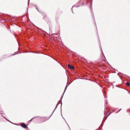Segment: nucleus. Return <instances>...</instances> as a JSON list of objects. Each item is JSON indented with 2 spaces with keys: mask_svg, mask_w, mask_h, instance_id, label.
I'll return each instance as SVG.
<instances>
[{
  "mask_svg": "<svg viewBox=\"0 0 130 130\" xmlns=\"http://www.w3.org/2000/svg\"><path fill=\"white\" fill-rule=\"evenodd\" d=\"M108 112H107L106 111H105V112L104 113V115H105V117H104L103 120L102 121V122L103 123L106 120V119L109 116L110 114L111 113V112H110L109 113V114L108 115Z\"/></svg>",
  "mask_w": 130,
  "mask_h": 130,
  "instance_id": "obj_1",
  "label": "nucleus"
},
{
  "mask_svg": "<svg viewBox=\"0 0 130 130\" xmlns=\"http://www.w3.org/2000/svg\"><path fill=\"white\" fill-rule=\"evenodd\" d=\"M68 67L70 69L72 70H73L75 69L74 67L71 65L70 64H68Z\"/></svg>",
  "mask_w": 130,
  "mask_h": 130,
  "instance_id": "obj_2",
  "label": "nucleus"
},
{
  "mask_svg": "<svg viewBox=\"0 0 130 130\" xmlns=\"http://www.w3.org/2000/svg\"><path fill=\"white\" fill-rule=\"evenodd\" d=\"M99 40L100 43V44H99V46H100V49L101 51V52H102V54L104 56V57L105 58V56H104V54L103 53V50H102V47H101V44H100V39H99Z\"/></svg>",
  "mask_w": 130,
  "mask_h": 130,
  "instance_id": "obj_3",
  "label": "nucleus"
},
{
  "mask_svg": "<svg viewBox=\"0 0 130 130\" xmlns=\"http://www.w3.org/2000/svg\"><path fill=\"white\" fill-rule=\"evenodd\" d=\"M21 125L22 127L25 128H26L27 127V126L26 125L23 123H21Z\"/></svg>",
  "mask_w": 130,
  "mask_h": 130,
  "instance_id": "obj_4",
  "label": "nucleus"
},
{
  "mask_svg": "<svg viewBox=\"0 0 130 130\" xmlns=\"http://www.w3.org/2000/svg\"><path fill=\"white\" fill-rule=\"evenodd\" d=\"M59 104V102H58V103H57V104L54 110L53 111V112H52V114H51V116H50V117H49V118H48V119H49L51 117V116H52V115L53 113L54 112V111L55 110L56 108H57V106H58V104Z\"/></svg>",
  "mask_w": 130,
  "mask_h": 130,
  "instance_id": "obj_5",
  "label": "nucleus"
},
{
  "mask_svg": "<svg viewBox=\"0 0 130 130\" xmlns=\"http://www.w3.org/2000/svg\"><path fill=\"white\" fill-rule=\"evenodd\" d=\"M62 98H63V97L62 96H61V98H60V102H61V103H61V107H62V104L61 100H62Z\"/></svg>",
  "mask_w": 130,
  "mask_h": 130,
  "instance_id": "obj_6",
  "label": "nucleus"
},
{
  "mask_svg": "<svg viewBox=\"0 0 130 130\" xmlns=\"http://www.w3.org/2000/svg\"><path fill=\"white\" fill-rule=\"evenodd\" d=\"M3 116V117H4V118H5L6 120L7 121H8L9 122H10V123H12V124H13V123H12L11 122H10V121L9 120H7V119H6V118L5 117H4V116ZM15 124V125H18V124Z\"/></svg>",
  "mask_w": 130,
  "mask_h": 130,
  "instance_id": "obj_7",
  "label": "nucleus"
},
{
  "mask_svg": "<svg viewBox=\"0 0 130 130\" xmlns=\"http://www.w3.org/2000/svg\"><path fill=\"white\" fill-rule=\"evenodd\" d=\"M35 7L36 8V9H37V11L40 13H41V12L38 10V8L37 7V6L36 5H35Z\"/></svg>",
  "mask_w": 130,
  "mask_h": 130,
  "instance_id": "obj_8",
  "label": "nucleus"
},
{
  "mask_svg": "<svg viewBox=\"0 0 130 130\" xmlns=\"http://www.w3.org/2000/svg\"><path fill=\"white\" fill-rule=\"evenodd\" d=\"M3 112V111L0 108V114H3L2 113Z\"/></svg>",
  "mask_w": 130,
  "mask_h": 130,
  "instance_id": "obj_9",
  "label": "nucleus"
},
{
  "mask_svg": "<svg viewBox=\"0 0 130 130\" xmlns=\"http://www.w3.org/2000/svg\"><path fill=\"white\" fill-rule=\"evenodd\" d=\"M126 85L127 86H129V85H130V84H129V82H127L126 84Z\"/></svg>",
  "mask_w": 130,
  "mask_h": 130,
  "instance_id": "obj_10",
  "label": "nucleus"
},
{
  "mask_svg": "<svg viewBox=\"0 0 130 130\" xmlns=\"http://www.w3.org/2000/svg\"><path fill=\"white\" fill-rule=\"evenodd\" d=\"M38 117H39V118H41V117H38V116H36V117H34L33 118H32V119H34L35 118H38Z\"/></svg>",
  "mask_w": 130,
  "mask_h": 130,
  "instance_id": "obj_11",
  "label": "nucleus"
},
{
  "mask_svg": "<svg viewBox=\"0 0 130 130\" xmlns=\"http://www.w3.org/2000/svg\"><path fill=\"white\" fill-rule=\"evenodd\" d=\"M19 53L18 52V53H15L14 54H12V56H13V55H14L16 54H18Z\"/></svg>",
  "mask_w": 130,
  "mask_h": 130,
  "instance_id": "obj_12",
  "label": "nucleus"
},
{
  "mask_svg": "<svg viewBox=\"0 0 130 130\" xmlns=\"http://www.w3.org/2000/svg\"><path fill=\"white\" fill-rule=\"evenodd\" d=\"M67 89V87H66L65 88L64 90V93H65L66 90Z\"/></svg>",
  "mask_w": 130,
  "mask_h": 130,
  "instance_id": "obj_13",
  "label": "nucleus"
},
{
  "mask_svg": "<svg viewBox=\"0 0 130 130\" xmlns=\"http://www.w3.org/2000/svg\"><path fill=\"white\" fill-rule=\"evenodd\" d=\"M33 119H32V118L31 119L30 121H29V123H30L31 122V121H32V120Z\"/></svg>",
  "mask_w": 130,
  "mask_h": 130,
  "instance_id": "obj_14",
  "label": "nucleus"
},
{
  "mask_svg": "<svg viewBox=\"0 0 130 130\" xmlns=\"http://www.w3.org/2000/svg\"><path fill=\"white\" fill-rule=\"evenodd\" d=\"M122 109H119V110L118 111H117V113H118V112L120 111Z\"/></svg>",
  "mask_w": 130,
  "mask_h": 130,
  "instance_id": "obj_15",
  "label": "nucleus"
},
{
  "mask_svg": "<svg viewBox=\"0 0 130 130\" xmlns=\"http://www.w3.org/2000/svg\"><path fill=\"white\" fill-rule=\"evenodd\" d=\"M84 5V2L83 1V3H82V5L83 6Z\"/></svg>",
  "mask_w": 130,
  "mask_h": 130,
  "instance_id": "obj_16",
  "label": "nucleus"
},
{
  "mask_svg": "<svg viewBox=\"0 0 130 130\" xmlns=\"http://www.w3.org/2000/svg\"><path fill=\"white\" fill-rule=\"evenodd\" d=\"M100 127H99L97 129V130H99V129L100 128Z\"/></svg>",
  "mask_w": 130,
  "mask_h": 130,
  "instance_id": "obj_17",
  "label": "nucleus"
},
{
  "mask_svg": "<svg viewBox=\"0 0 130 130\" xmlns=\"http://www.w3.org/2000/svg\"><path fill=\"white\" fill-rule=\"evenodd\" d=\"M64 93V92L63 93V94L61 96H62L63 97Z\"/></svg>",
  "mask_w": 130,
  "mask_h": 130,
  "instance_id": "obj_18",
  "label": "nucleus"
},
{
  "mask_svg": "<svg viewBox=\"0 0 130 130\" xmlns=\"http://www.w3.org/2000/svg\"><path fill=\"white\" fill-rule=\"evenodd\" d=\"M79 6H75L76 7H79Z\"/></svg>",
  "mask_w": 130,
  "mask_h": 130,
  "instance_id": "obj_19",
  "label": "nucleus"
},
{
  "mask_svg": "<svg viewBox=\"0 0 130 130\" xmlns=\"http://www.w3.org/2000/svg\"><path fill=\"white\" fill-rule=\"evenodd\" d=\"M29 0H28V4H29Z\"/></svg>",
  "mask_w": 130,
  "mask_h": 130,
  "instance_id": "obj_20",
  "label": "nucleus"
},
{
  "mask_svg": "<svg viewBox=\"0 0 130 130\" xmlns=\"http://www.w3.org/2000/svg\"><path fill=\"white\" fill-rule=\"evenodd\" d=\"M74 6H72V8H71V9H72V8H73V7H74Z\"/></svg>",
  "mask_w": 130,
  "mask_h": 130,
  "instance_id": "obj_21",
  "label": "nucleus"
},
{
  "mask_svg": "<svg viewBox=\"0 0 130 130\" xmlns=\"http://www.w3.org/2000/svg\"><path fill=\"white\" fill-rule=\"evenodd\" d=\"M103 125V124H102L101 125V126H102Z\"/></svg>",
  "mask_w": 130,
  "mask_h": 130,
  "instance_id": "obj_22",
  "label": "nucleus"
},
{
  "mask_svg": "<svg viewBox=\"0 0 130 130\" xmlns=\"http://www.w3.org/2000/svg\"><path fill=\"white\" fill-rule=\"evenodd\" d=\"M32 52L33 53H35V52Z\"/></svg>",
  "mask_w": 130,
  "mask_h": 130,
  "instance_id": "obj_23",
  "label": "nucleus"
},
{
  "mask_svg": "<svg viewBox=\"0 0 130 130\" xmlns=\"http://www.w3.org/2000/svg\"><path fill=\"white\" fill-rule=\"evenodd\" d=\"M68 86H68H67V85H66V87H67H67Z\"/></svg>",
  "mask_w": 130,
  "mask_h": 130,
  "instance_id": "obj_24",
  "label": "nucleus"
},
{
  "mask_svg": "<svg viewBox=\"0 0 130 130\" xmlns=\"http://www.w3.org/2000/svg\"><path fill=\"white\" fill-rule=\"evenodd\" d=\"M105 98H106V96H105Z\"/></svg>",
  "mask_w": 130,
  "mask_h": 130,
  "instance_id": "obj_25",
  "label": "nucleus"
},
{
  "mask_svg": "<svg viewBox=\"0 0 130 130\" xmlns=\"http://www.w3.org/2000/svg\"><path fill=\"white\" fill-rule=\"evenodd\" d=\"M92 4V3L91 4H90V5H91V6Z\"/></svg>",
  "mask_w": 130,
  "mask_h": 130,
  "instance_id": "obj_26",
  "label": "nucleus"
},
{
  "mask_svg": "<svg viewBox=\"0 0 130 130\" xmlns=\"http://www.w3.org/2000/svg\"><path fill=\"white\" fill-rule=\"evenodd\" d=\"M82 1V0H81V1H80V2L81 1Z\"/></svg>",
  "mask_w": 130,
  "mask_h": 130,
  "instance_id": "obj_27",
  "label": "nucleus"
},
{
  "mask_svg": "<svg viewBox=\"0 0 130 130\" xmlns=\"http://www.w3.org/2000/svg\"><path fill=\"white\" fill-rule=\"evenodd\" d=\"M72 12L73 13H74L72 11Z\"/></svg>",
  "mask_w": 130,
  "mask_h": 130,
  "instance_id": "obj_28",
  "label": "nucleus"
}]
</instances>
